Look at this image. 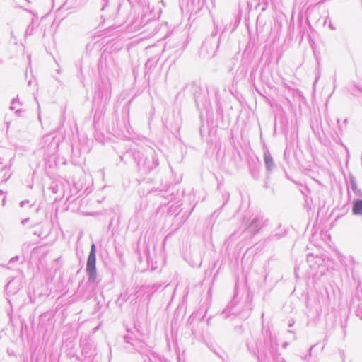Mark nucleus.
Segmentation results:
<instances>
[{
	"label": "nucleus",
	"instance_id": "1",
	"mask_svg": "<svg viewBox=\"0 0 362 362\" xmlns=\"http://www.w3.org/2000/svg\"><path fill=\"white\" fill-rule=\"evenodd\" d=\"M96 255H95V246L94 244L91 246V250L88 255L86 271L89 275V279L94 281L96 279Z\"/></svg>",
	"mask_w": 362,
	"mask_h": 362
},
{
	"label": "nucleus",
	"instance_id": "2",
	"mask_svg": "<svg viewBox=\"0 0 362 362\" xmlns=\"http://www.w3.org/2000/svg\"><path fill=\"white\" fill-rule=\"evenodd\" d=\"M352 211L355 215H362V200H356L354 202Z\"/></svg>",
	"mask_w": 362,
	"mask_h": 362
}]
</instances>
